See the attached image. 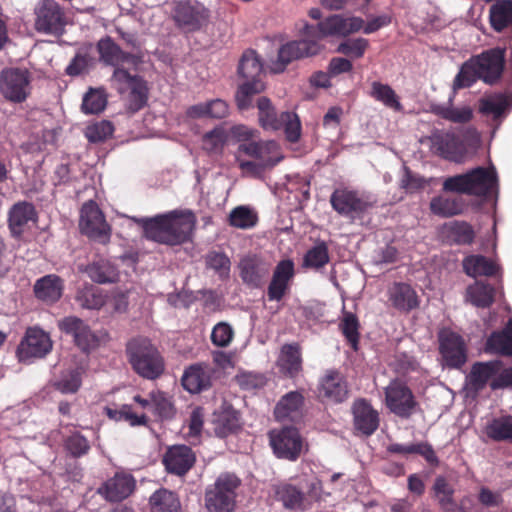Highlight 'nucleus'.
I'll use <instances>...</instances> for the list:
<instances>
[{
    "instance_id": "43",
    "label": "nucleus",
    "mask_w": 512,
    "mask_h": 512,
    "mask_svg": "<svg viewBox=\"0 0 512 512\" xmlns=\"http://www.w3.org/2000/svg\"><path fill=\"white\" fill-rule=\"evenodd\" d=\"M338 328L344 336L347 344L353 351L359 350L360 343V322L356 314L350 311H343Z\"/></svg>"
},
{
    "instance_id": "9",
    "label": "nucleus",
    "mask_w": 512,
    "mask_h": 512,
    "mask_svg": "<svg viewBox=\"0 0 512 512\" xmlns=\"http://www.w3.org/2000/svg\"><path fill=\"white\" fill-rule=\"evenodd\" d=\"M172 19L183 31L196 32L209 24L211 11L198 0H179L174 2Z\"/></svg>"
},
{
    "instance_id": "57",
    "label": "nucleus",
    "mask_w": 512,
    "mask_h": 512,
    "mask_svg": "<svg viewBox=\"0 0 512 512\" xmlns=\"http://www.w3.org/2000/svg\"><path fill=\"white\" fill-rule=\"evenodd\" d=\"M81 374L78 370L72 369L62 373L60 379L54 382L56 390L63 394L76 393L81 386Z\"/></svg>"
},
{
    "instance_id": "60",
    "label": "nucleus",
    "mask_w": 512,
    "mask_h": 512,
    "mask_svg": "<svg viewBox=\"0 0 512 512\" xmlns=\"http://www.w3.org/2000/svg\"><path fill=\"white\" fill-rule=\"evenodd\" d=\"M478 79H480V77L478 76L477 70L470 58L462 65L460 71L455 76L453 87L455 89L468 88Z\"/></svg>"
},
{
    "instance_id": "40",
    "label": "nucleus",
    "mask_w": 512,
    "mask_h": 512,
    "mask_svg": "<svg viewBox=\"0 0 512 512\" xmlns=\"http://www.w3.org/2000/svg\"><path fill=\"white\" fill-rule=\"evenodd\" d=\"M490 25L496 32L512 28V0H497L489 9Z\"/></svg>"
},
{
    "instance_id": "15",
    "label": "nucleus",
    "mask_w": 512,
    "mask_h": 512,
    "mask_svg": "<svg viewBox=\"0 0 512 512\" xmlns=\"http://www.w3.org/2000/svg\"><path fill=\"white\" fill-rule=\"evenodd\" d=\"M30 73L26 69L8 68L0 75V92L9 101L21 103L30 94Z\"/></svg>"
},
{
    "instance_id": "35",
    "label": "nucleus",
    "mask_w": 512,
    "mask_h": 512,
    "mask_svg": "<svg viewBox=\"0 0 512 512\" xmlns=\"http://www.w3.org/2000/svg\"><path fill=\"white\" fill-rule=\"evenodd\" d=\"M496 288L485 281H475L466 288L465 299L477 308H489L495 302Z\"/></svg>"
},
{
    "instance_id": "1",
    "label": "nucleus",
    "mask_w": 512,
    "mask_h": 512,
    "mask_svg": "<svg viewBox=\"0 0 512 512\" xmlns=\"http://www.w3.org/2000/svg\"><path fill=\"white\" fill-rule=\"evenodd\" d=\"M99 59L105 65L114 67L110 78L111 85L121 95H125L126 107L130 113L143 109L148 101L149 88L143 77L132 74L125 64L136 66L138 58L123 51L110 36L101 38L96 45Z\"/></svg>"
},
{
    "instance_id": "6",
    "label": "nucleus",
    "mask_w": 512,
    "mask_h": 512,
    "mask_svg": "<svg viewBox=\"0 0 512 512\" xmlns=\"http://www.w3.org/2000/svg\"><path fill=\"white\" fill-rule=\"evenodd\" d=\"M241 480L234 474L222 473L206 488L205 507L209 512H233Z\"/></svg>"
},
{
    "instance_id": "26",
    "label": "nucleus",
    "mask_w": 512,
    "mask_h": 512,
    "mask_svg": "<svg viewBox=\"0 0 512 512\" xmlns=\"http://www.w3.org/2000/svg\"><path fill=\"white\" fill-rule=\"evenodd\" d=\"M390 306L401 313H409L417 309L420 300L415 289L405 282H394L387 289Z\"/></svg>"
},
{
    "instance_id": "2",
    "label": "nucleus",
    "mask_w": 512,
    "mask_h": 512,
    "mask_svg": "<svg viewBox=\"0 0 512 512\" xmlns=\"http://www.w3.org/2000/svg\"><path fill=\"white\" fill-rule=\"evenodd\" d=\"M137 223L146 239L159 244L177 246L191 240L197 218L191 210H173L150 218H141Z\"/></svg>"
},
{
    "instance_id": "13",
    "label": "nucleus",
    "mask_w": 512,
    "mask_h": 512,
    "mask_svg": "<svg viewBox=\"0 0 512 512\" xmlns=\"http://www.w3.org/2000/svg\"><path fill=\"white\" fill-rule=\"evenodd\" d=\"M269 441L277 458L296 461L304 446V439L299 430L292 426L273 429L269 432Z\"/></svg>"
},
{
    "instance_id": "42",
    "label": "nucleus",
    "mask_w": 512,
    "mask_h": 512,
    "mask_svg": "<svg viewBox=\"0 0 512 512\" xmlns=\"http://www.w3.org/2000/svg\"><path fill=\"white\" fill-rule=\"evenodd\" d=\"M151 512H181L180 500L176 493L161 488L149 498Z\"/></svg>"
},
{
    "instance_id": "64",
    "label": "nucleus",
    "mask_w": 512,
    "mask_h": 512,
    "mask_svg": "<svg viewBox=\"0 0 512 512\" xmlns=\"http://www.w3.org/2000/svg\"><path fill=\"white\" fill-rule=\"evenodd\" d=\"M206 265L222 276L229 274L231 262L225 253L212 251L206 256Z\"/></svg>"
},
{
    "instance_id": "29",
    "label": "nucleus",
    "mask_w": 512,
    "mask_h": 512,
    "mask_svg": "<svg viewBox=\"0 0 512 512\" xmlns=\"http://www.w3.org/2000/svg\"><path fill=\"white\" fill-rule=\"evenodd\" d=\"M305 398L300 391H290L283 395L274 408L277 421H298L303 416Z\"/></svg>"
},
{
    "instance_id": "24",
    "label": "nucleus",
    "mask_w": 512,
    "mask_h": 512,
    "mask_svg": "<svg viewBox=\"0 0 512 512\" xmlns=\"http://www.w3.org/2000/svg\"><path fill=\"white\" fill-rule=\"evenodd\" d=\"M429 139L433 153L444 159L457 161L464 155V144L460 137L453 132L436 130Z\"/></svg>"
},
{
    "instance_id": "21",
    "label": "nucleus",
    "mask_w": 512,
    "mask_h": 512,
    "mask_svg": "<svg viewBox=\"0 0 512 512\" xmlns=\"http://www.w3.org/2000/svg\"><path fill=\"white\" fill-rule=\"evenodd\" d=\"M52 349V341L47 333L39 328H28L20 342L17 353L21 360L42 358Z\"/></svg>"
},
{
    "instance_id": "22",
    "label": "nucleus",
    "mask_w": 512,
    "mask_h": 512,
    "mask_svg": "<svg viewBox=\"0 0 512 512\" xmlns=\"http://www.w3.org/2000/svg\"><path fill=\"white\" fill-rule=\"evenodd\" d=\"M295 276V265L291 259H283L277 263L267 288L269 301H281L290 290Z\"/></svg>"
},
{
    "instance_id": "62",
    "label": "nucleus",
    "mask_w": 512,
    "mask_h": 512,
    "mask_svg": "<svg viewBox=\"0 0 512 512\" xmlns=\"http://www.w3.org/2000/svg\"><path fill=\"white\" fill-rule=\"evenodd\" d=\"M114 127L111 122L103 120L87 127L85 135L89 142L99 143L112 136Z\"/></svg>"
},
{
    "instance_id": "10",
    "label": "nucleus",
    "mask_w": 512,
    "mask_h": 512,
    "mask_svg": "<svg viewBox=\"0 0 512 512\" xmlns=\"http://www.w3.org/2000/svg\"><path fill=\"white\" fill-rule=\"evenodd\" d=\"M304 38L288 41L278 49L277 59L272 62L271 71L282 73L286 67L297 60L318 55L323 46L316 37H309L303 32Z\"/></svg>"
},
{
    "instance_id": "11",
    "label": "nucleus",
    "mask_w": 512,
    "mask_h": 512,
    "mask_svg": "<svg viewBox=\"0 0 512 512\" xmlns=\"http://www.w3.org/2000/svg\"><path fill=\"white\" fill-rule=\"evenodd\" d=\"M330 204L340 216L352 221L362 218L372 207L363 193L349 187L336 188L330 195Z\"/></svg>"
},
{
    "instance_id": "59",
    "label": "nucleus",
    "mask_w": 512,
    "mask_h": 512,
    "mask_svg": "<svg viewBox=\"0 0 512 512\" xmlns=\"http://www.w3.org/2000/svg\"><path fill=\"white\" fill-rule=\"evenodd\" d=\"M368 47L369 41L365 38L359 37L341 42L336 51L348 57L359 59L364 56Z\"/></svg>"
},
{
    "instance_id": "46",
    "label": "nucleus",
    "mask_w": 512,
    "mask_h": 512,
    "mask_svg": "<svg viewBox=\"0 0 512 512\" xmlns=\"http://www.w3.org/2000/svg\"><path fill=\"white\" fill-rule=\"evenodd\" d=\"M152 411L151 413L158 420L172 419L176 413V409L171 398L163 391H151Z\"/></svg>"
},
{
    "instance_id": "48",
    "label": "nucleus",
    "mask_w": 512,
    "mask_h": 512,
    "mask_svg": "<svg viewBox=\"0 0 512 512\" xmlns=\"http://www.w3.org/2000/svg\"><path fill=\"white\" fill-rule=\"evenodd\" d=\"M275 497L287 509H296L302 505L304 494L296 486L282 483L275 487Z\"/></svg>"
},
{
    "instance_id": "45",
    "label": "nucleus",
    "mask_w": 512,
    "mask_h": 512,
    "mask_svg": "<svg viewBox=\"0 0 512 512\" xmlns=\"http://www.w3.org/2000/svg\"><path fill=\"white\" fill-rule=\"evenodd\" d=\"M259 123L265 130H280L279 115L276 112L271 100L265 96L259 97L257 100Z\"/></svg>"
},
{
    "instance_id": "31",
    "label": "nucleus",
    "mask_w": 512,
    "mask_h": 512,
    "mask_svg": "<svg viewBox=\"0 0 512 512\" xmlns=\"http://www.w3.org/2000/svg\"><path fill=\"white\" fill-rule=\"evenodd\" d=\"M35 297L46 303H56L63 294L64 280L56 274H48L36 280Z\"/></svg>"
},
{
    "instance_id": "16",
    "label": "nucleus",
    "mask_w": 512,
    "mask_h": 512,
    "mask_svg": "<svg viewBox=\"0 0 512 512\" xmlns=\"http://www.w3.org/2000/svg\"><path fill=\"white\" fill-rule=\"evenodd\" d=\"M480 80L486 84L496 83L502 76L505 65V51L492 48L471 58Z\"/></svg>"
},
{
    "instance_id": "47",
    "label": "nucleus",
    "mask_w": 512,
    "mask_h": 512,
    "mask_svg": "<svg viewBox=\"0 0 512 512\" xmlns=\"http://www.w3.org/2000/svg\"><path fill=\"white\" fill-rule=\"evenodd\" d=\"M76 301L85 309L98 310L104 306L106 297L100 289L93 285H85L76 294Z\"/></svg>"
},
{
    "instance_id": "36",
    "label": "nucleus",
    "mask_w": 512,
    "mask_h": 512,
    "mask_svg": "<svg viewBox=\"0 0 512 512\" xmlns=\"http://www.w3.org/2000/svg\"><path fill=\"white\" fill-rule=\"evenodd\" d=\"M463 271L470 277L497 275L500 266L483 255H468L462 261Z\"/></svg>"
},
{
    "instance_id": "52",
    "label": "nucleus",
    "mask_w": 512,
    "mask_h": 512,
    "mask_svg": "<svg viewBox=\"0 0 512 512\" xmlns=\"http://www.w3.org/2000/svg\"><path fill=\"white\" fill-rule=\"evenodd\" d=\"M257 214L247 206H238L231 210L228 223L239 229H249L257 224Z\"/></svg>"
},
{
    "instance_id": "58",
    "label": "nucleus",
    "mask_w": 512,
    "mask_h": 512,
    "mask_svg": "<svg viewBox=\"0 0 512 512\" xmlns=\"http://www.w3.org/2000/svg\"><path fill=\"white\" fill-rule=\"evenodd\" d=\"M226 140L225 130L222 127H216L203 135L202 147L208 153H220Z\"/></svg>"
},
{
    "instance_id": "39",
    "label": "nucleus",
    "mask_w": 512,
    "mask_h": 512,
    "mask_svg": "<svg viewBox=\"0 0 512 512\" xmlns=\"http://www.w3.org/2000/svg\"><path fill=\"white\" fill-rule=\"evenodd\" d=\"M386 451L390 454H401L404 456L410 454H418L422 456L430 465L437 466L439 464V459L432 445L427 442L412 443L409 445L393 443L387 446Z\"/></svg>"
},
{
    "instance_id": "3",
    "label": "nucleus",
    "mask_w": 512,
    "mask_h": 512,
    "mask_svg": "<svg viewBox=\"0 0 512 512\" xmlns=\"http://www.w3.org/2000/svg\"><path fill=\"white\" fill-rule=\"evenodd\" d=\"M126 354L133 370L142 378L155 380L165 370V361L159 350L145 337L131 339Z\"/></svg>"
},
{
    "instance_id": "32",
    "label": "nucleus",
    "mask_w": 512,
    "mask_h": 512,
    "mask_svg": "<svg viewBox=\"0 0 512 512\" xmlns=\"http://www.w3.org/2000/svg\"><path fill=\"white\" fill-rule=\"evenodd\" d=\"M301 347L298 343L282 346L277 361L280 372L288 378L297 377L302 371Z\"/></svg>"
},
{
    "instance_id": "23",
    "label": "nucleus",
    "mask_w": 512,
    "mask_h": 512,
    "mask_svg": "<svg viewBox=\"0 0 512 512\" xmlns=\"http://www.w3.org/2000/svg\"><path fill=\"white\" fill-rule=\"evenodd\" d=\"M238 153L253 158L266 168L274 167L283 158L280 155L278 144L273 140L241 143L238 146Z\"/></svg>"
},
{
    "instance_id": "41",
    "label": "nucleus",
    "mask_w": 512,
    "mask_h": 512,
    "mask_svg": "<svg viewBox=\"0 0 512 512\" xmlns=\"http://www.w3.org/2000/svg\"><path fill=\"white\" fill-rule=\"evenodd\" d=\"M489 351L502 356H512V318L501 331L492 332L487 339Z\"/></svg>"
},
{
    "instance_id": "12",
    "label": "nucleus",
    "mask_w": 512,
    "mask_h": 512,
    "mask_svg": "<svg viewBox=\"0 0 512 512\" xmlns=\"http://www.w3.org/2000/svg\"><path fill=\"white\" fill-rule=\"evenodd\" d=\"M363 25L364 20L361 17L332 15L317 25L306 24L304 26V33L309 37H316L319 41L328 36L346 37L360 31Z\"/></svg>"
},
{
    "instance_id": "28",
    "label": "nucleus",
    "mask_w": 512,
    "mask_h": 512,
    "mask_svg": "<svg viewBox=\"0 0 512 512\" xmlns=\"http://www.w3.org/2000/svg\"><path fill=\"white\" fill-rule=\"evenodd\" d=\"M238 267L243 283L251 288H260L269 274L268 264L256 255L242 258Z\"/></svg>"
},
{
    "instance_id": "5",
    "label": "nucleus",
    "mask_w": 512,
    "mask_h": 512,
    "mask_svg": "<svg viewBox=\"0 0 512 512\" xmlns=\"http://www.w3.org/2000/svg\"><path fill=\"white\" fill-rule=\"evenodd\" d=\"M262 73L263 65L256 51L252 49L244 51L238 65V75L246 81L239 86L236 93V103L240 110L251 108L253 96L265 89L260 78Z\"/></svg>"
},
{
    "instance_id": "54",
    "label": "nucleus",
    "mask_w": 512,
    "mask_h": 512,
    "mask_svg": "<svg viewBox=\"0 0 512 512\" xmlns=\"http://www.w3.org/2000/svg\"><path fill=\"white\" fill-rule=\"evenodd\" d=\"M328 262V246L324 241H321L305 253L303 267L317 270L324 267Z\"/></svg>"
},
{
    "instance_id": "61",
    "label": "nucleus",
    "mask_w": 512,
    "mask_h": 512,
    "mask_svg": "<svg viewBox=\"0 0 512 512\" xmlns=\"http://www.w3.org/2000/svg\"><path fill=\"white\" fill-rule=\"evenodd\" d=\"M100 337L98 334L90 328L86 323L74 341L76 347H78L83 353H90L97 349L100 345Z\"/></svg>"
},
{
    "instance_id": "17",
    "label": "nucleus",
    "mask_w": 512,
    "mask_h": 512,
    "mask_svg": "<svg viewBox=\"0 0 512 512\" xmlns=\"http://www.w3.org/2000/svg\"><path fill=\"white\" fill-rule=\"evenodd\" d=\"M348 394V383L338 370H326L320 377L317 385V397L320 401L339 404L348 398Z\"/></svg>"
},
{
    "instance_id": "44",
    "label": "nucleus",
    "mask_w": 512,
    "mask_h": 512,
    "mask_svg": "<svg viewBox=\"0 0 512 512\" xmlns=\"http://www.w3.org/2000/svg\"><path fill=\"white\" fill-rule=\"evenodd\" d=\"M447 239L457 245H470L475 239V231L466 221H453L445 226Z\"/></svg>"
},
{
    "instance_id": "14",
    "label": "nucleus",
    "mask_w": 512,
    "mask_h": 512,
    "mask_svg": "<svg viewBox=\"0 0 512 512\" xmlns=\"http://www.w3.org/2000/svg\"><path fill=\"white\" fill-rule=\"evenodd\" d=\"M80 226L89 238L102 244L110 241L111 228L96 202L92 200L84 203L81 208Z\"/></svg>"
},
{
    "instance_id": "34",
    "label": "nucleus",
    "mask_w": 512,
    "mask_h": 512,
    "mask_svg": "<svg viewBox=\"0 0 512 512\" xmlns=\"http://www.w3.org/2000/svg\"><path fill=\"white\" fill-rule=\"evenodd\" d=\"M182 386L190 393H199L211 385V375L207 366L194 364L188 367L181 379Z\"/></svg>"
},
{
    "instance_id": "30",
    "label": "nucleus",
    "mask_w": 512,
    "mask_h": 512,
    "mask_svg": "<svg viewBox=\"0 0 512 512\" xmlns=\"http://www.w3.org/2000/svg\"><path fill=\"white\" fill-rule=\"evenodd\" d=\"M37 212L32 203L20 201L15 203L8 212V226L11 234L20 237L30 221H36Z\"/></svg>"
},
{
    "instance_id": "51",
    "label": "nucleus",
    "mask_w": 512,
    "mask_h": 512,
    "mask_svg": "<svg viewBox=\"0 0 512 512\" xmlns=\"http://www.w3.org/2000/svg\"><path fill=\"white\" fill-rule=\"evenodd\" d=\"M280 130L284 131L285 138L290 143H297L302 134V125L295 112L285 111L279 114Z\"/></svg>"
},
{
    "instance_id": "8",
    "label": "nucleus",
    "mask_w": 512,
    "mask_h": 512,
    "mask_svg": "<svg viewBox=\"0 0 512 512\" xmlns=\"http://www.w3.org/2000/svg\"><path fill=\"white\" fill-rule=\"evenodd\" d=\"M34 29L41 34L61 36L67 25L64 7L55 0H39L33 11Z\"/></svg>"
},
{
    "instance_id": "18",
    "label": "nucleus",
    "mask_w": 512,
    "mask_h": 512,
    "mask_svg": "<svg viewBox=\"0 0 512 512\" xmlns=\"http://www.w3.org/2000/svg\"><path fill=\"white\" fill-rule=\"evenodd\" d=\"M385 400L390 411L401 418H409L417 405L411 389L397 381L386 387Z\"/></svg>"
},
{
    "instance_id": "4",
    "label": "nucleus",
    "mask_w": 512,
    "mask_h": 512,
    "mask_svg": "<svg viewBox=\"0 0 512 512\" xmlns=\"http://www.w3.org/2000/svg\"><path fill=\"white\" fill-rule=\"evenodd\" d=\"M497 186V173L494 167H476L466 173L448 177L444 180V192L487 197Z\"/></svg>"
},
{
    "instance_id": "25",
    "label": "nucleus",
    "mask_w": 512,
    "mask_h": 512,
    "mask_svg": "<svg viewBox=\"0 0 512 512\" xmlns=\"http://www.w3.org/2000/svg\"><path fill=\"white\" fill-rule=\"evenodd\" d=\"M135 488L136 480L131 474L117 472L99 488V493L109 502H120L128 498Z\"/></svg>"
},
{
    "instance_id": "56",
    "label": "nucleus",
    "mask_w": 512,
    "mask_h": 512,
    "mask_svg": "<svg viewBox=\"0 0 512 512\" xmlns=\"http://www.w3.org/2000/svg\"><path fill=\"white\" fill-rule=\"evenodd\" d=\"M511 97L507 94L498 93L480 101V111L484 114H492L494 117L501 116L511 105Z\"/></svg>"
},
{
    "instance_id": "7",
    "label": "nucleus",
    "mask_w": 512,
    "mask_h": 512,
    "mask_svg": "<svg viewBox=\"0 0 512 512\" xmlns=\"http://www.w3.org/2000/svg\"><path fill=\"white\" fill-rule=\"evenodd\" d=\"M439 361L443 368L461 369L468 360V346L462 335L443 328L437 334Z\"/></svg>"
},
{
    "instance_id": "33",
    "label": "nucleus",
    "mask_w": 512,
    "mask_h": 512,
    "mask_svg": "<svg viewBox=\"0 0 512 512\" xmlns=\"http://www.w3.org/2000/svg\"><path fill=\"white\" fill-rule=\"evenodd\" d=\"M467 208V202L462 196H435L429 203L432 214L441 218L461 215Z\"/></svg>"
},
{
    "instance_id": "37",
    "label": "nucleus",
    "mask_w": 512,
    "mask_h": 512,
    "mask_svg": "<svg viewBox=\"0 0 512 512\" xmlns=\"http://www.w3.org/2000/svg\"><path fill=\"white\" fill-rule=\"evenodd\" d=\"M452 101L453 99L449 98V101L445 104H433L431 112L452 123L466 124L470 122L473 118V109L467 105L454 107Z\"/></svg>"
},
{
    "instance_id": "55",
    "label": "nucleus",
    "mask_w": 512,
    "mask_h": 512,
    "mask_svg": "<svg viewBox=\"0 0 512 512\" xmlns=\"http://www.w3.org/2000/svg\"><path fill=\"white\" fill-rule=\"evenodd\" d=\"M486 433L494 441H512V416L494 419L486 427Z\"/></svg>"
},
{
    "instance_id": "19",
    "label": "nucleus",
    "mask_w": 512,
    "mask_h": 512,
    "mask_svg": "<svg viewBox=\"0 0 512 512\" xmlns=\"http://www.w3.org/2000/svg\"><path fill=\"white\" fill-rule=\"evenodd\" d=\"M502 361H477L472 364L469 374L466 377V383L469 391L479 393L487 385L491 384L501 374Z\"/></svg>"
},
{
    "instance_id": "53",
    "label": "nucleus",
    "mask_w": 512,
    "mask_h": 512,
    "mask_svg": "<svg viewBox=\"0 0 512 512\" xmlns=\"http://www.w3.org/2000/svg\"><path fill=\"white\" fill-rule=\"evenodd\" d=\"M107 105V96L103 89L90 88L82 100V111L85 114H98Z\"/></svg>"
},
{
    "instance_id": "50",
    "label": "nucleus",
    "mask_w": 512,
    "mask_h": 512,
    "mask_svg": "<svg viewBox=\"0 0 512 512\" xmlns=\"http://www.w3.org/2000/svg\"><path fill=\"white\" fill-rule=\"evenodd\" d=\"M65 452L73 458H81L90 451L89 440L79 431H73L63 438Z\"/></svg>"
},
{
    "instance_id": "27",
    "label": "nucleus",
    "mask_w": 512,
    "mask_h": 512,
    "mask_svg": "<svg viewBox=\"0 0 512 512\" xmlns=\"http://www.w3.org/2000/svg\"><path fill=\"white\" fill-rule=\"evenodd\" d=\"M354 427L365 436H371L379 427V413L364 398L357 399L352 406Z\"/></svg>"
},
{
    "instance_id": "20",
    "label": "nucleus",
    "mask_w": 512,
    "mask_h": 512,
    "mask_svg": "<svg viewBox=\"0 0 512 512\" xmlns=\"http://www.w3.org/2000/svg\"><path fill=\"white\" fill-rule=\"evenodd\" d=\"M162 462L169 474L182 477L195 465L196 455L187 445H173L167 448Z\"/></svg>"
},
{
    "instance_id": "63",
    "label": "nucleus",
    "mask_w": 512,
    "mask_h": 512,
    "mask_svg": "<svg viewBox=\"0 0 512 512\" xmlns=\"http://www.w3.org/2000/svg\"><path fill=\"white\" fill-rule=\"evenodd\" d=\"M433 491L435 497L439 500V503L443 508H448L454 504V489L443 476L436 477L433 485Z\"/></svg>"
},
{
    "instance_id": "49",
    "label": "nucleus",
    "mask_w": 512,
    "mask_h": 512,
    "mask_svg": "<svg viewBox=\"0 0 512 512\" xmlns=\"http://www.w3.org/2000/svg\"><path fill=\"white\" fill-rule=\"evenodd\" d=\"M369 94L376 101L383 103L388 108L394 109L395 111L402 109L398 96L388 84H383L379 81L372 82Z\"/></svg>"
},
{
    "instance_id": "38",
    "label": "nucleus",
    "mask_w": 512,
    "mask_h": 512,
    "mask_svg": "<svg viewBox=\"0 0 512 512\" xmlns=\"http://www.w3.org/2000/svg\"><path fill=\"white\" fill-rule=\"evenodd\" d=\"M85 272L93 282L98 284L115 283L119 279L117 267L109 260L105 259L93 261L88 264Z\"/></svg>"
}]
</instances>
